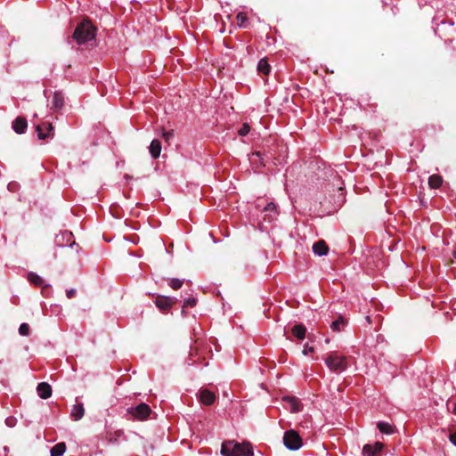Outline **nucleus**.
<instances>
[{"instance_id": "25", "label": "nucleus", "mask_w": 456, "mask_h": 456, "mask_svg": "<svg viewBox=\"0 0 456 456\" xmlns=\"http://www.w3.org/2000/svg\"><path fill=\"white\" fill-rule=\"evenodd\" d=\"M237 24L240 28H245L248 21V16L245 12H240L236 16Z\"/></svg>"}, {"instance_id": "27", "label": "nucleus", "mask_w": 456, "mask_h": 456, "mask_svg": "<svg viewBox=\"0 0 456 456\" xmlns=\"http://www.w3.org/2000/svg\"><path fill=\"white\" fill-rule=\"evenodd\" d=\"M183 284V281L179 279H170L168 285L175 290L179 289Z\"/></svg>"}, {"instance_id": "18", "label": "nucleus", "mask_w": 456, "mask_h": 456, "mask_svg": "<svg viewBox=\"0 0 456 456\" xmlns=\"http://www.w3.org/2000/svg\"><path fill=\"white\" fill-rule=\"evenodd\" d=\"M379 430L387 435L394 434L395 428L388 422L380 421L377 424Z\"/></svg>"}, {"instance_id": "13", "label": "nucleus", "mask_w": 456, "mask_h": 456, "mask_svg": "<svg viewBox=\"0 0 456 456\" xmlns=\"http://www.w3.org/2000/svg\"><path fill=\"white\" fill-rule=\"evenodd\" d=\"M37 391L42 399H47L52 395V387L46 382H41L37 385Z\"/></svg>"}, {"instance_id": "11", "label": "nucleus", "mask_w": 456, "mask_h": 456, "mask_svg": "<svg viewBox=\"0 0 456 456\" xmlns=\"http://www.w3.org/2000/svg\"><path fill=\"white\" fill-rule=\"evenodd\" d=\"M216 400V395L208 389L200 391V401L205 405H211Z\"/></svg>"}, {"instance_id": "3", "label": "nucleus", "mask_w": 456, "mask_h": 456, "mask_svg": "<svg viewBox=\"0 0 456 456\" xmlns=\"http://www.w3.org/2000/svg\"><path fill=\"white\" fill-rule=\"evenodd\" d=\"M327 367L333 372H341L347 368V360L338 352H330L325 358Z\"/></svg>"}, {"instance_id": "37", "label": "nucleus", "mask_w": 456, "mask_h": 456, "mask_svg": "<svg viewBox=\"0 0 456 456\" xmlns=\"http://www.w3.org/2000/svg\"><path fill=\"white\" fill-rule=\"evenodd\" d=\"M253 155H256V156L260 158L261 153H260V151H256V152H254Z\"/></svg>"}, {"instance_id": "36", "label": "nucleus", "mask_w": 456, "mask_h": 456, "mask_svg": "<svg viewBox=\"0 0 456 456\" xmlns=\"http://www.w3.org/2000/svg\"><path fill=\"white\" fill-rule=\"evenodd\" d=\"M452 403L454 405L452 411H453L454 414H456V403Z\"/></svg>"}, {"instance_id": "30", "label": "nucleus", "mask_w": 456, "mask_h": 456, "mask_svg": "<svg viewBox=\"0 0 456 456\" xmlns=\"http://www.w3.org/2000/svg\"><path fill=\"white\" fill-rule=\"evenodd\" d=\"M174 136V131H164L162 134V137L168 142Z\"/></svg>"}, {"instance_id": "34", "label": "nucleus", "mask_w": 456, "mask_h": 456, "mask_svg": "<svg viewBox=\"0 0 456 456\" xmlns=\"http://www.w3.org/2000/svg\"><path fill=\"white\" fill-rule=\"evenodd\" d=\"M195 354H197V349H193V348H191V351H190V353H189V358H190V360H191V361H192V362H191V364H192V363L195 362L194 360H192V357H193Z\"/></svg>"}, {"instance_id": "9", "label": "nucleus", "mask_w": 456, "mask_h": 456, "mask_svg": "<svg viewBox=\"0 0 456 456\" xmlns=\"http://www.w3.org/2000/svg\"><path fill=\"white\" fill-rule=\"evenodd\" d=\"M384 448V444L381 442H376L374 445L365 444L362 448L363 456H380V453Z\"/></svg>"}, {"instance_id": "33", "label": "nucleus", "mask_w": 456, "mask_h": 456, "mask_svg": "<svg viewBox=\"0 0 456 456\" xmlns=\"http://www.w3.org/2000/svg\"><path fill=\"white\" fill-rule=\"evenodd\" d=\"M314 351V348L313 346H306L305 349L303 350V354L306 355L309 353H313Z\"/></svg>"}, {"instance_id": "17", "label": "nucleus", "mask_w": 456, "mask_h": 456, "mask_svg": "<svg viewBox=\"0 0 456 456\" xmlns=\"http://www.w3.org/2000/svg\"><path fill=\"white\" fill-rule=\"evenodd\" d=\"M84 414H85V409H84V406L82 403L74 405L71 410V413H70L71 417L75 420L81 419L84 417Z\"/></svg>"}, {"instance_id": "26", "label": "nucleus", "mask_w": 456, "mask_h": 456, "mask_svg": "<svg viewBox=\"0 0 456 456\" xmlns=\"http://www.w3.org/2000/svg\"><path fill=\"white\" fill-rule=\"evenodd\" d=\"M197 304V299L194 297H189L183 302L182 313L185 315V308L194 307Z\"/></svg>"}, {"instance_id": "4", "label": "nucleus", "mask_w": 456, "mask_h": 456, "mask_svg": "<svg viewBox=\"0 0 456 456\" xmlns=\"http://www.w3.org/2000/svg\"><path fill=\"white\" fill-rule=\"evenodd\" d=\"M283 444L289 450L296 451L302 446L303 441L297 431L290 429L284 433Z\"/></svg>"}, {"instance_id": "38", "label": "nucleus", "mask_w": 456, "mask_h": 456, "mask_svg": "<svg viewBox=\"0 0 456 456\" xmlns=\"http://www.w3.org/2000/svg\"><path fill=\"white\" fill-rule=\"evenodd\" d=\"M453 256L456 258V250L453 251Z\"/></svg>"}, {"instance_id": "28", "label": "nucleus", "mask_w": 456, "mask_h": 456, "mask_svg": "<svg viewBox=\"0 0 456 456\" xmlns=\"http://www.w3.org/2000/svg\"><path fill=\"white\" fill-rule=\"evenodd\" d=\"M19 333L24 337L28 336L30 333L29 325L26 322L21 323L19 328Z\"/></svg>"}, {"instance_id": "35", "label": "nucleus", "mask_w": 456, "mask_h": 456, "mask_svg": "<svg viewBox=\"0 0 456 456\" xmlns=\"http://www.w3.org/2000/svg\"><path fill=\"white\" fill-rule=\"evenodd\" d=\"M450 441L456 445V432L452 433L449 436Z\"/></svg>"}, {"instance_id": "20", "label": "nucleus", "mask_w": 456, "mask_h": 456, "mask_svg": "<svg viewBox=\"0 0 456 456\" xmlns=\"http://www.w3.org/2000/svg\"><path fill=\"white\" fill-rule=\"evenodd\" d=\"M292 334L298 339L305 337L306 328L303 324L295 325L291 330Z\"/></svg>"}, {"instance_id": "24", "label": "nucleus", "mask_w": 456, "mask_h": 456, "mask_svg": "<svg viewBox=\"0 0 456 456\" xmlns=\"http://www.w3.org/2000/svg\"><path fill=\"white\" fill-rule=\"evenodd\" d=\"M443 183L442 176L438 175H433L429 176V187L430 188H439Z\"/></svg>"}, {"instance_id": "19", "label": "nucleus", "mask_w": 456, "mask_h": 456, "mask_svg": "<svg viewBox=\"0 0 456 456\" xmlns=\"http://www.w3.org/2000/svg\"><path fill=\"white\" fill-rule=\"evenodd\" d=\"M347 324V321L343 317L339 316L337 320L331 322L330 329L333 331L338 332L340 331Z\"/></svg>"}, {"instance_id": "14", "label": "nucleus", "mask_w": 456, "mask_h": 456, "mask_svg": "<svg viewBox=\"0 0 456 456\" xmlns=\"http://www.w3.org/2000/svg\"><path fill=\"white\" fill-rule=\"evenodd\" d=\"M51 109L54 110H61L64 105V95L61 92H55L53 94Z\"/></svg>"}, {"instance_id": "1", "label": "nucleus", "mask_w": 456, "mask_h": 456, "mask_svg": "<svg viewBox=\"0 0 456 456\" xmlns=\"http://www.w3.org/2000/svg\"><path fill=\"white\" fill-rule=\"evenodd\" d=\"M223 456H254L253 447L249 442L241 444L234 441H225L222 444Z\"/></svg>"}, {"instance_id": "15", "label": "nucleus", "mask_w": 456, "mask_h": 456, "mask_svg": "<svg viewBox=\"0 0 456 456\" xmlns=\"http://www.w3.org/2000/svg\"><path fill=\"white\" fill-rule=\"evenodd\" d=\"M284 401L287 403V407L289 409L291 412H298L302 409V405L300 402L296 398L286 397Z\"/></svg>"}, {"instance_id": "32", "label": "nucleus", "mask_w": 456, "mask_h": 456, "mask_svg": "<svg viewBox=\"0 0 456 456\" xmlns=\"http://www.w3.org/2000/svg\"><path fill=\"white\" fill-rule=\"evenodd\" d=\"M77 290L75 289H70L66 290V295L68 298H72L76 296Z\"/></svg>"}, {"instance_id": "16", "label": "nucleus", "mask_w": 456, "mask_h": 456, "mask_svg": "<svg viewBox=\"0 0 456 456\" xmlns=\"http://www.w3.org/2000/svg\"><path fill=\"white\" fill-rule=\"evenodd\" d=\"M150 152L153 159H158L161 152V142L158 139L151 141L150 145Z\"/></svg>"}, {"instance_id": "31", "label": "nucleus", "mask_w": 456, "mask_h": 456, "mask_svg": "<svg viewBox=\"0 0 456 456\" xmlns=\"http://www.w3.org/2000/svg\"><path fill=\"white\" fill-rule=\"evenodd\" d=\"M265 211L266 212H273V211H275L276 210V205L273 202H270L268 203L265 208H264Z\"/></svg>"}, {"instance_id": "12", "label": "nucleus", "mask_w": 456, "mask_h": 456, "mask_svg": "<svg viewBox=\"0 0 456 456\" xmlns=\"http://www.w3.org/2000/svg\"><path fill=\"white\" fill-rule=\"evenodd\" d=\"M313 251L315 255H317L319 256H325L329 252V247H328L327 243L325 242V240H320L316 241L315 243H314Z\"/></svg>"}, {"instance_id": "10", "label": "nucleus", "mask_w": 456, "mask_h": 456, "mask_svg": "<svg viewBox=\"0 0 456 456\" xmlns=\"http://www.w3.org/2000/svg\"><path fill=\"white\" fill-rule=\"evenodd\" d=\"M28 127L27 119L24 117H18L12 122V129L16 134H22Z\"/></svg>"}, {"instance_id": "7", "label": "nucleus", "mask_w": 456, "mask_h": 456, "mask_svg": "<svg viewBox=\"0 0 456 456\" xmlns=\"http://www.w3.org/2000/svg\"><path fill=\"white\" fill-rule=\"evenodd\" d=\"M175 298H172L167 296H158L155 300L157 307L163 312L169 310L175 304Z\"/></svg>"}, {"instance_id": "22", "label": "nucleus", "mask_w": 456, "mask_h": 456, "mask_svg": "<svg viewBox=\"0 0 456 456\" xmlns=\"http://www.w3.org/2000/svg\"><path fill=\"white\" fill-rule=\"evenodd\" d=\"M257 70L259 73L268 75L271 70V67L265 58L261 59L257 64Z\"/></svg>"}, {"instance_id": "29", "label": "nucleus", "mask_w": 456, "mask_h": 456, "mask_svg": "<svg viewBox=\"0 0 456 456\" xmlns=\"http://www.w3.org/2000/svg\"><path fill=\"white\" fill-rule=\"evenodd\" d=\"M250 131V126L248 123H244L242 125V126L239 129L238 131V134L240 135V136H245L247 135Z\"/></svg>"}, {"instance_id": "6", "label": "nucleus", "mask_w": 456, "mask_h": 456, "mask_svg": "<svg viewBox=\"0 0 456 456\" xmlns=\"http://www.w3.org/2000/svg\"><path fill=\"white\" fill-rule=\"evenodd\" d=\"M430 231L436 237L435 245L436 248H438L440 244L444 245L449 243L444 235L445 231L442 230V226L438 223L432 224L430 226Z\"/></svg>"}, {"instance_id": "8", "label": "nucleus", "mask_w": 456, "mask_h": 456, "mask_svg": "<svg viewBox=\"0 0 456 456\" xmlns=\"http://www.w3.org/2000/svg\"><path fill=\"white\" fill-rule=\"evenodd\" d=\"M37 136L40 140H45L53 136V126L51 123H42L37 126Z\"/></svg>"}, {"instance_id": "2", "label": "nucleus", "mask_w": 456, "mask_h": 456, "mask_svg": "<svg viewBox=\"0 0 456 456\" xmlns=\"http://www.w3.org/2000/svg\"><path fill=\"white\" fill-rule=\"evenodd\" d=\"M95 33L96 28L88 19H85L77 25L72 34V38L77 41L78 45H82L94 39L95 37Z\"/></svg>"}, {"instance_id": "23", "label": "nucleus", "mask_w": 456, "mask_h": 456, "mask_svg": "<svg viewBox=\"0 0 456 456\" xmlns=\"http://www.w3.org/2000/svg\"><path fill=\"white\" fill-rule=\"evenodd\" d=\"M28 280L29 281V282H31L35 286L43 287V288L45 287V286H44V282H45L44 280L35 273H29L28 275Z\"/></svg>"}, {"instance_id": "5", "label": "nucleus", "mask_w": 456, "mask_h": 456, "mask_svg": "<svg viewBox=\"0 0 456 456\" xmlns=\"http://www.w3.org/2000/svg\"><path fill=\"white\" fill-rule=\"evenodd\" d=\"M127 412L138 420H144L151 414V409L147 403H141L135 407L128 408Z\"/></svg>"}, {"instance_id": "21", "label": "nucleus", "mask_w": 456, "mask_h": 456, "mask_svg": "<svg viewBox=\"0 0 456 456\" xmlns=\"http://www.w3.org/2000/svg\"><path fill=\"white\" fill-rule=\"evenodd\" d=\"M66 451V444L64 442H61L56 444L51 449V456H62Z\"/></svg>"}]
</instances>
